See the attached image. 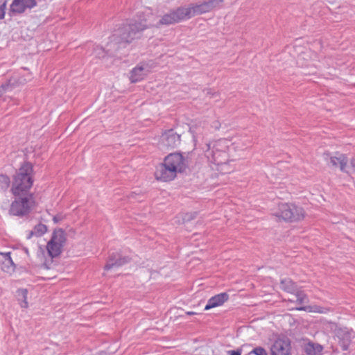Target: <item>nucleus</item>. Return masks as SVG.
I'll list each match as a JSON object with an SVG mask.
<instances>
[{
	"label": "nucleus",
	"mask_w": 355,
	"mask_h": 355,
	"mask_svg": "<svg viewBox=\"0 0 355 355\" xmlns=\"http://www.w3.org/2000/svg\"><path fill=\"white\" fill-rule=\"evenodd\" d=\"M148 26L146 21L130 23L114 31L110 37V41L107 45L106 51L101 47L95 49V54L98 58H103L105 54L114 56L115 53L121 48H125L133 40L140 37L141 31L147 28Z\"/></svg>",
	"instance_id": "obj_1"
},
{
	"label": "nucleus",
	"mask_w": 355,
	"mask_h": 355,
	"mask_svg": "<svg viewBox=\"0 0 355 355\" xmlns=\"http://www.w3.org/2000/svg\"><path fill=\"white\" fill-rule=\"evenodd\" d=\"M32 172L33 166L29 162H24L17 171L13 178L11 189L12 193L15 197L17 196L33 195L29 193L33 183L31 176Z\"/></svg>",
	"instance_id": "obj_2"
},
{
	"label": "nucleus",
	"mask_w": 355,
	"mask_h": 355,
	"mask_svg": "<svg viewBox=\"0 0 355 355\" xmlns=\"http://www.w3.org/2000/svg\"><path fill=\"white\" fill-rule=\"evenodd\" d=\"M304 209L295 204L282 203L278 206V209L274 215L285 221H298L304 218Z\"/></svg>",
	"instance_id": "obj_3"
},
{
	"label": "nucleus",
	"mask_w": 355,
	"mask_h": 355,
	"mask_svg": "<svg viewBox=\"0 0 355 355\" xmlns=\"http://www.w3.org/2000/svg\"><path fill=\"white\" fill-rule=\"evenodd\" d=\"M35 205L33 195L17 196L12 202L9 212L17 216L28 214Z\"/></svg>",
	"instance_id": "obj_4"
},
{
	"label": "nucleus",
	"mask_w": 355,
	"mask_h": 355,
	"mask_svg": "<svg viewBox=\"0 0 355 355\" xmlns=\"http://www.w3.org/2000/svg\"><path fill=\"white\" fill-rule=\"evenodd\" d=\"M322 156L329 166L333 168L339 167L341 171L348 173L346 170L348 160L345 155L340 153H335L334 155H331L329 153H324Z\"/></svg>",
	"instance_id": "obj_5"
},
{
	"label": "nucleus",
	"mask_w": 355,
	"mask_h": 355,
	"mask_svg": "<svg viewBox=\"0 0 355 355\" xmlns=\"http://www.w3.org/2000/svg\"><path fill=\"white\" fill-rule=\"evenodd\" d=\"M164 162L176 172H183L187 167V162L180 153H171L164 158Z\"/></svg>",
	"instance_id": "obj_6"
},
{
	"label": "nucleus",
	"mask_w": 355,
	"mask_h": 355,
	"mask_svg": "<svg viewBox=\"0 0 355 355\" xmlns=\"http://www.w3.org/2000/svg\"><path fill=\"white\" fill-rule=\"evenodd\" d=\"M130 260L131 259L128 256H124L120 252H111L108 256L104 270H109L112 268H118L129 263Z\"/></svg>",
	"instance_id": "obj_7"
},
{
	"label": "nucleus",
	"mask_w": 355,
	"mask_h": 355,
	"mask_svg": "<svg viewBox=\"0 0 355 355\" xmlns=\"http://www.w3.org/2000/svg\"><path fill=\"white\" fill-rule=\"evenodd\" d=\"M177 173L164 162L157 167L155 175L158 180L168 182L173 180L176 177Z\"/></svg>",
	"instance_id": "obj_8"
},
{
	"label": "nucleus",
	"mask_w": 355,
	"mask_h": 355,
	"mask_svg": "<svg viewBox=\"0 0 355 355\" xmlns=\"http://www.w3.org/2000/svg\"><path fill=\"white\" fill-rule=\"evenodd\" d=\"M271 355H291V342L288 338L277 339L270 348Z\"/></svg>",
	"instance_id": "obj_9"
},
{
	"label": "nucleus",
	"mask_w": 355,
	"mask_h": 355,
	"mask_svg": "<svg viewBox=\"0 0 355 355\" xmlns=\"http://www.w3.org/2000/svg\"><path fill=\"white\" fill-rule=\"evenodd\" d=\"M162 137L164 145L168 148H175L180 144V135L172 129L166 130Z\"/></svg>",
	"instance_id": "obj_10"
},
{
	"label": "nucleus",
	"mask_w": 355,
	"mask_h": 355,
	"mask_svg": "<svg viewBox=\"0 0 355 355\" xmlns=\"http://www.w3.org/2000/svg\"><path fill=\"white\" fill-rule=\"evenodd\" d=\"M35 0H13L10 6V11L15 13H23L26 8H32L36 6Z\"/></svg>",
	"instance_id": "obj_11"
},
{
	"label": "nucleus",
	"mask_w": 355,
	"mask_h": 355,
	"mask_svg": "<svg viewBox=\"0 0 355 355\" xmlns=\"http://www.w3.org/2000/svg\"><path fill=\"white\" fill-rule=\"evenodd\" d=\"M336 336L338 340V344L343 351H346L349 349V346L351 343V334L346 329H337L336 330Z\"/></svg>",
	"instance_id": "obj_12"
},
{
	"label": "nucleus",
	"mask_w": 355,
	"mask_h": 355,
	"mask_svg": "<svg viewBox=\"0 0 355 355\" xmlns=\"http://www.w3.org/2000/svg\"><path fill=\"white\" fill-rule=\"evenodd\" d=\"M1 269L7 273H12L15 271V265L10 257V252H1Z\"/></svg>",
	"instance_id": "obj_13"
},
{
	"label": "nucleus",
	"mask_w": 355,
	"mask_h": 355,
	"mask_svg": "<svg viewBox=\"0 0 355 355\" xmlns=\"http://www.w3.org/2000/svg\"><path fill=\"white\" fill-rule=\"evenodd\" d=\"M229 295L226 293H221L211 297L207 302L205 307V310H209L210 309L222 305L225 302L227 301Z\"/></svg>",
	"instance_id": "obj_14"
},
{
	"label": "nucleus",
	"mask_w": 355,
	"mask_h": 355,
	"mask_svg": "<svg viewBox=\"0 0 355 355\" xmlns=\"http://www.w3.org/2000/svg\"><path fill=\"white\" fill-rule=\"evenodd\" d=\"M171 12L173 15L175 23H178L179 21L184 20L185 19L191 18V10H189V7H179L175 10H171Z\"/></svg>",
	"instance_id": "obj_15"
},
{
	"label": "nucleus",
	"mask_w": 355,
	"mask_h": 355,
	"mask_svg": "<svg viewBox=\"0 0 355 355\" xmlns=\"http://www.w3.org/2000/svg\"><path fill=\"white\" fill-rule=\"evenodd\" d=\"M62 248L63 246L59 245L58 243H55V241L51 239L46 245L48 254L51 258L58 257L62 252Z\"/></svg>",
	"instance_id": "obj_16"
},
{
	"label": "nucleus",
	"mask_w": 355,
	"mask_h": 355,
	"mask_svg": "<svg viewBox=\"0 0 355 355\" xmlns=\"http://www.w3.org/2000/svg\"><path fill=\"white\" fill-rule=\"evenodd\" d=\"M280 288L287 293L293 294L295 292H297L298 287L291 279L285 278L280 282Z\"/></svg>",
	"instance_id": "obj_17"
},
{
	"label": "nucleus",
	"mask_w": 355,
	"mask_h": 355,
	"mask_svg": "<svg viewBox=\"0 0 355 355\" xmlns=\"http://www.w3.org/2000/svg\"><path fill=\"white\" fill-rule=\"evenodd\" d=\"M146 75L143 67H136L130 71V80L131 83H137L143 80Z\"/></svg>",
	"instance_id": "obj_18"
},
{
	"label": "nucleus",
	"mask_w": 355,
	"mask_h": 355,
	"mask_svg": "<svg viewBox=\"0 0 355 355\" xmlns=\"http://www.w3.org/2000/svg\"><path fill=\"white\" fill-rule=\"evenodd\" d=\"M191 17L209 12L205 1L200 4H191L189 6Z\"/></svg>",
	"instance_id": "obj_19"
},
{
	"label": "nucleus",
	"mask_w": 355,
	"mask_h": 355,
	"mask_svg": "<svg viewBox=\"0 0 355 355\" xmlns=\"http://www.w3.org/2000/svg\"><path fill=\"white\" fill-rule=\"evenodd\" d=\"M47 232V227L46 225L39 223L36 225L34 228L29 231L27 234V239H30L33 236L40 237Z\"/></svg>",
	"instance_id": "obj_20"
},
{
	"label": "nucleus",
	"mask_w": 355,
	"mask_h": 355,
	"mask_svg": "<svg viewBox=\"0 0 355 355\" xmlns=\"http://www.w3.org/2000/svg\"><path fill=\"white\" fill-rule=\"evenodd\" d=\"M51 240L64 247L66 241V234L62 229H56L53 231Z\"/></svg>",
	"instance_id": "obj_21"
},
{
	"label": "nucleus",
	"mask_w": 355,
	"mask_h": 355,
	"mask_svg": "<svg viewBox=\"0 0 355 355\" xmlns=\"http://www.w3.org/2000/svg\"><path fill=\"white\" fill-rule=\"evenodd\" d=\"M304 350L308 355H315L322 352L323 347L318 343H309L306 345Z\"/></svg>",
	"instance_id": "obj_22"
},
{
	"label": "nucleus",
	"mask_w": 355,
	"mask_h": 355,
	"mask_svg": "<svg viewBox=\"0 0 355 355\" xmlns=\"http://www.w3.org/2000/svg\"><path fill=\"white\" fill-rule=\"evenodd\" d=\"M222 155H225L224 152H221L219 150L214 151L208 150L206 151V155L208 158L211 157V162L217 165L222 164L223 162L219 159V157Z\"/></svg>",
	"instance_id": "obj_23"
},
{
	"label": "nucleus",
	"mask_w": 355,
	"mask_h": 355,
	"mask_svg": "<svg viewBox=\"0 0 355 355\" xmlns=\"http://www.w3.org/2000/svg\"><path fill=\"white\" fill-rule=\"evenodd\" d=\"M27 293L26 289H19L17 291V300L22 308L28 307Z\"/></svg>",
	"instance_id": "obj_24"
},
{
	"label": "nucleus",
	"mask_w": 355,
	"mask_h": 355,
	"mask_svg": "<svg viewBox=\"0 0 355 355\" xmlns=\"http://www.w3.org/2000/svg\"><path fill=\"white\" fill-rule=\"evenodd\" d=\"M293 294L296 296L297 304L302 305L309 302L308 296L303 291L298 288Z\"/></svg>",
	"instance_id": "obj_25"
},
{
	"label": "nucleus",
	"mask_w": 355,
	"mask_h": 355,
	"mask_svg": "<svg viewBox=\"0 0 355 355\" xmlns=\"http://www.w3.org/2000/svg\"><path fill=\"white\" fill-rule=\"evenodd\" d=\"M173 24H175V21L171 12L164 15L158 23L159 25H170Z\"/></svg>",
	"instance_id": "obj_26"
},
{
	"label": "nucleus",
	"mask_w": 355,
	"mask_h": 355,
	"mask_svg": "<svg viewBox=\"0 0 355 355\" xmlns=\"http://www.w3.org/2000/svg\"><path fill=\"white\" fill-rule=\"evenodd\" d=\"M10 183V178L6 175H0V192L6 191Z\"/></svg>",
	"instance_id": "obj_27"
},
{
	"label": "nucleus",
	"mask_w": 355,
	"mask_h": 355,
	"mask_svg": "<svg viewBox=\"0 0 355 355\" xmlns=\"http://www.w3.org/2000/svg\"><path fill=\"white\" fill-rule=\"evenodd\" d=\"M223 2V0H209L207 1H205L209 11H211L214 8L219 6L220 4L222 3Z\"/></svg>",
	"instance_id": "obj_28"
},
{
	"label": "nucleus",
	"mask_w": 355,
	"mask_h": 355,
	"mask_svg": "<svg viewBox=\"0 0 355 355\" xmlns=\"http://www.w3.org/2000/svg\"><path fill=\"white\" fill-rule=\"evenodd\" d=\"M249 354L268 355L267 351L262 347H257L254 348L251 352H250Z\"/></svg>",
	"instance_id": "obj_29"
},
{
	"label": "nucleus",
	"mask_w": 355,
	"mask_h": 355,
	"mask_svg": "<svg viewBox=\"0 0 355 355\" xmlns=\"http://www.w3.org/2000/svg\"><path fill=\"white\" fill-rule=\"evenodd\" d=\"M197 214L198 213L196 211L184 214L182 216L183 223L189 222L191 220L196 218Z\"/></svg>",
	"instance_id": "obj_30"
},
{
	"label": "nucleus",
	"mask_w": 355,
	"mask_h": 355,
	"mask_svg": "<svg viewBox=\"0 0 355 355\" xmlns=\"http://www.w3.org/2000/svg\"><path fill=\"white\" fill-rule=\"evenodd\" d=\"M241 353H242V349L241 348H239L236 350L227 351V354L228 355H241Z\"/></svg>",
	"instance_id": "obj_31"
},
{
	"label": "nucleus",
	"mask_w": 355,
	"mask_h": 355,
	"mask_svg": "<svg viewBox=\"0 0 355 355\" xmlns=\"http://www.w3.org/2000/svg\"><path fill=\"white\" fill-rule=\"evenodd\" d=\"M6 3L0 6V19H2L5 17L6 13Z\"/></svg>",
	"instance_id": "obj_32"
},
{
	"label": "nucleus",
	"mask_w": 355,
	"mask_h": 355,
	"mask_svg": "<svg viewBox=\"0 0 355 355\" xmlns=\"http://www.w3.org/2000/svg\"><path fill=\"white\" fill-rule=\"evenodd\" d=\"M63 216L61 214H58L53 218V220L55 223H58L62 220Z\"/></svg>",
	"instance_id": "obj_33"
},
{
	"label": "nucleus",
	"mask_w": 355,
	"mask_h": 355,
	"mask_svg": "<svg viewBox=\"0 0 355 355\" xmlns=\"http://www.w3.org/2000/svg\"><path fill=\"white\" fill-rule=\"evenodd\" d=\"M9 87V85L6 84V85H2L1 87H0V97L3 95V94L6 91V89Z\"/></svg>",
	"instance_id": "obj_34"
},
{
	"label": "nucleus",
	"mask_w": 355,
	"mask_h": 355,
	"mask_svg": "<svg viewBox=\"0 0 355 355\" xmlns=\"http://www.w3.org/2000/svg\"><path fill=\"white\" fill-rule=\"evenodd\" d=\"M205 92H206V95H209V96H214L215 94V93H213L211 92V89H207L206 90H205Z\"/></svg>",
	"instance_id": "obj_35"
},
{
	"label": "nucleus",
	"mask_w": 355,
	"mask_h": 355,
	"mask_svg": "<svg viewBox=\"0 0 355 355\" xmlns=\"http://www.w3.org/2000/svg\"><path fill=\"white\" fill-rule=\"evenodd\" d=\"M309 307L308 306H300L297 307L296 309L299 311H307Z\"/></svg>",
	"instance_id": "obj_36"
},
{
	"label": "nucleus",
	"mask_w": 355,
	"mask_h": 355,
	"mask_svg": "<svg viewBox=\"0 0 355 355\" xmlns=\"http://www.w3.org/2000/svg\"><path fill=\"white\" fill-rule=\"evenodd\" d=\"M350 164L351 166L355 170V158L352 159Z\"/></svg>",
	"instance_id": "obj_37"
},
{
	"label": "nucleus",
	"mask_w": 355,
	"mask_h": 355,
	"mask_svg": "<svg viewBox=\"0 0 355 355\" xmlns=\"http://www.w3.org/2000/svg\"><path fill=\"white\" fill-rule=\"evenodd\" d=\"M187 315H196V312H193V311H187L186 313Z\"/></svg>",
	"instance_id": "obj_38"
},
{
	"label": "nucleus",
	"mask_w": 355,
	"mask_h": 355,
	"mask_svg": "<svg viewBox=\"0 0 355 355\" xmlns=\"http://www.w3.org/2000/svg\"><path fill=\"white\" fill-rule=\"evenodd\" d=\"M25 252H26V253L27 254H28V249H25Z\"/></svg>",
	"instance_id": "obj_39"
},
{
	"label": "nucleus",
	"mask_w": 355,
	"mask_h": 355,
	"mask_svg": "<svg viewBox=\"0 0 355 355\" xmlns=\"http://www.w3.org/2000/svg\"><path fill=\"white\" fill-rule=\"evenodd\" d=\"M288 301H290L291 302H294V300H288Z\"/></svg>",
	"instance_id": "obj_40"
}]
</instances>
